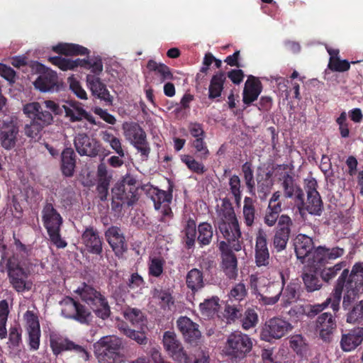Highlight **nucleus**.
I'll list each match as a JSON object with an SVG mask.
<instances>
[{
  "label": "nucleus",
  "instance_id": "obj_4",
  "mask_svg": "<svg viewBox=\"0 0 363 363\" xmlns=\"http://www.w3.org/2000/svg\"><path fill=\"white\" fill-rule=\"evenodd\" d=\"M4 258L0 262V272H7L9 283L18 293H25L30 291L33 286V281L29 279V274L18 263L11 259L6 260V266L3 264Z\"/></svg>",
  "mask_w": 363,
  "mask_h": 363
},
{
  "label": "nucleus",
  "instance_id": "obj_44",
  "mask_svg": "<svg viewBox=\"0 0 363 363\" xmlns=\"http://www.w3.org/2000/svg\"><path fill=\"white\" fill-rule=\"evenodd\" d=\"M50 62L57 66L62 70H71L79 67L80 59L72 60L70 59L63 58L62 57H52L49 58Z\"/></svg>",
  "mask_w": 363,
  "mask_h": 363
},
{
  "label": "nucleus",
  "instance_id": "obj_56",
  "mask_svg": "<svg viewBox=\"0 0 363 363\" xmlns=\"http://www.w3.org/2000/svg\"><path fill=\"white\" fill-rule=\"evenodd\" d=\"M69 84L70 89L75 94V95L81 99H87V94L86 91L82 87L79 82L73 76L67 79Z\"/></svg>",
  "mask_w": 363,
  "mask_h": 363
},
{
  "label": "nucleus",
  "instance_id": "obj_45",
  "mask_svg": "<svg viewBox=\"0 0 363 363\" xmlns=\"http://www.w3.org/2000/svg\"><path fill=\"white\" fill-rule=\"evenodd\" d=\"M326 259L325 247L320 246L311 250L308 257L305 259V262H308L315 267L317 264L323 262Z\"/></svg>",
  "mask_w": 363,
  "mask_h": 363
},
{
  "label": "nucleus",
  "instance_id": "obj_2",
  "mask_svg": "<svg viewBox=\"0 0 363 363\" xmlns=\"http://www.w3.org/2000/svg\"><path fill=\"white\" fill-rule=\"evenodd\" d=\"M23 113L33 122H39L43 125H51L53 123V115L62 114V108L52 100H44L41 102L33 101L23 106Z\"/></svg>",
  "mask_w": 363,
  "mask_h": 363
},
{
  "label": "nucleus",
  "instance_id": "obj_40",
  "mask_svg": "<svg viewBox=\"0 0 363 363\" xmlns=\"http://www.w3.org/2000/svg\"><path fill=\"white\" fill-rule=\"evenodd\" d=\"M147 67L150 70L154 71L157 74L160 75L162 82L173 78V74L169 68L164 64H158L154 60H150L147 62Z\"/></svg>",
  "mask_w": 363,
  "mask_h": 363
},
{
  "label": "nucleus",
  "instance_id": "obj_53",
  "mask_svg": "<svg viewBox=\"0 0 363 363\" xmlns=\"http://www.w3.org/2000/svg\"><path fill=\"white\" fill-rule=\"evenodd\" d=\"M258 322V315L254 309L248 308L245 312L242 319V326L244 330L254 328Z\"/></svg>",
  "mask_w": 363,
  "mask_h": 363
},
{
  "label": "nucleus",
  "instance_id": "obj_24",
  "mask_svg": "<svg viewBox=\"0 0 363 363\" xmlns=\"http://www.w3.org/2000/svg\"><path fill=\"white\" fill-rule=\"evenodd\" d=\"M362 341L363 328L358 327L342 335L341 348L345 352H351L360 345Z\"/></svg>",
  "mask_w": 363,
  "mask_h": 363
},
{
  "label": "nucleus",
  "instance_id": "obj_38",
  "mask_svg": "<svg viewBox=\"0 0 363 363\" xmlns=\"http://www.w3.org/2000/svg\"><path fill=\"white\" fill-rule=\"evenodd\" d=\"M101 138L102 140L108 143L111 148L115 151V152L119 155L121 157H123L125 156L124 150L122 147L121 140L113 135L112 133L108 131L101 132Z\"/></svg>",
  "mask_w": 363,
  "mask_h": 363
},
{
  "label": "nucleus",
  "instance_id": "obj_39",
  "mask_svg": "<svg viewBox=\"0 0 363 363\" xmlns=\"http://www.w3.org/2000/svg\"><path fill=\"white\" fill-rule=\"evenodd\" d=\"M254 200L250 197H245L243 206V217L245 223L247 226H252L255 218V208Z\"/></svg>",
  "mask_w": 363,
  "mask_h": 363
},
{
  "label": "nucleus",
  "instance_id": "obj_32",
  "mask_svg": "<svg viewBox=\"0 0 363 363\" xmlns=\"http://www.w3.org/2000/svg\"><path fill=\"white\" fill-rule=\"evenodd\" d=\"M220 299L217 296L206 298L199 304L200 312L202 315L206 318L213 317L219 311Z\"/></svg>",
  "mask_w": 363,
  "mask_h": 363
},
{
  "label": "nucleus",
  "instance_id": "obj_59",
  "mask_svg": "<svg viewBox=\"0 0 363 363\" xmlns=\"http://www.w3.org/2000/svg\"><path fill=\"white\" fill-rule=\"evenodd\" d=\"M121 330L127 337L134 340L138 344L145 345L147 343V340L143 333L135 331L128 328H123Z\"/></svg>",
  "mask_w": 363,
  "mask_h": 363
},
{
  "label": "nucleus",
  "instance_id": "obj_54",
  "mask_svg": "<svg viewBox=\"0 0 363 363\" xmlns=\"http://www.w3.org/2000/svg\"><path fill=\"white\" fill-rule=\"evenodd\" d=\"M292 225L291 218L289 216L283 214L279 218L276 232L290 235Z\"/></svg>",
  "mask_w": 363,
  "mask_h": 363
},
{
  "label": "nucleus",
  "instance_id": "obj_37",
  "mask_svg": "<svg viewBox=\"0 0 363 363\" xmlns=\"http://www.w3.org/2000/svg\"><path fill=\"white\" fill-rule=\"evenodd\" d=\"M222 257V268L229 279H235L238 275L237 259L234 254L225 255Z\"/></svg>",
  "mask_w": 363,
  "mask_h": 363
},
{
  "label": "nucleus",
  "instance_id": "obj_3",
  "mask_svg": "<svg viewBox=\"0 0 363 363\" xmlns=\"http://www.w3.org/2000/svg\"><path fill=\"white\" fill-rule=\"evenodd\" d=\"M74 292L102 319L110 315V307L105 296L92 286L83 283Z\"/></svg>",
  "mask_w": 363,
  "mask_h": 363
},
{
  "label": "nucleus",
  "instance_id": "obj_17",
  "mask_svg": "<svg viewBox=\"0 0 363 363\" xmlns=\"http://www.w3.org/2000/svg\"><path fill=\"white\" fill-rule=\"evenodd\" d=\"M86 82L88 89L94 96L105 101L108 105L113 104V97L110 94L106 84L99 77L87 74Z\"/></svg>",
  "mask_w": 363,
  "mask_h": 363
},
{
  "label": "nucleus",
  "instance_id": "obj_35",
  "mask_svg": "<svg viewBox=\"0 0 363 363\" xmlns=\"http://www.w3.org/2000/svg\"><path fill=\"white\" fill-rule=\"evenodd\" d=\"M306 210L309 213L319 215L322 210V201L318 192H313L307 195V201L304 202V207L301 210Z\"/></svg>",
  "mask_w": 363,
  "mask_h": 363
},
{
  "label": "nucleus",
  "instance_id": "obj_5",
  "mask_svg": "<svg viewBox=\"0 0 363 363\" xmlns=\"http://www.w3.org/2000/svg\"><path fill=\"white\" fill-rule=\"evenodd\" d=\"M122 130L126 140L140 154L142 160H147L151 148L142 127L135 122H124Z\"/></svg>",
  "mask_w": 363,
  "mask_h": 363
},
{
  "label": "nucleus",
  "instance_id": "obj_14",
  "mask_svg": "<svg viewBox=\"0 0 363 363\" xmlns=\"http://www.w3.org/2000/svg\"><path fill=\"white\" fill-rule=\"evenodd\" d=\"M50 347L55 354L57 355L62 351L74 350L81 355L84 360L89 359V353L80 345H75L73 342L68 339L55 334L52 333L50 337Z\"/></svg>",
  "mask_w": 363,
  "mask_h": 363
},
{
  "label": "nucleus",
  "instance_id": "obj_33",
  "mask_svg": "<svg viewBox=\"0 0 363 363\" xmlns=\"http://www.w3.org/2000/svg\"><path fill=\"white\" fill-rule=\"evenodd\" d=\"M53 50L65 55H84L89 53L87 48L77 44L60 43L53 47Z\"/></svg>",
  "mask_w": 363,
  "mask_h": 363
},
{
  "label": "nucleus",
  "instance_id": "obj_48",
  "mask_svg": "<svg viewBox=\"0 0 363 363\" xmlns=\"http://www.w3.org/2000/svg\"><path fill=\"white\" fill-rule=\"evenodd\" d=\"M79 67L90 70L93 73L91 75L97 77L103 70L102 62L98 59L80 60Z\"/></svg>",
  "mask_w": 363,
  "mask_h": 363
},
{
  "label": "nucleus",
  "instance_id": "obj_49",
  "mask_svg": "<svg viewBox=\"0 0 363 363\" xmlns=\"http://www.w3.org/2000/svg\"><path fill=\"white\" fill-rule=\"evenodd\" d=\"M247 295V289L243 283L235 284L230 289L228 297L230 301H241Z\"/></svg>",
  "mask_w": 363,
  "mask_h": 363
},
{
  "label": "nucleus",
  "instance_id": "obj_13",
  "mask_svg": "<svg viewBox=\"0 0 363 363\" xmlns=\"http://www.w3.org/2000/svg\"><path fill=\"white\" fill-rule=\"evenodd\" d=\"M162 344L167 354L179 362L187 359V354L174 331H166L163 334Z\"/></svg>",
  "mask_w": 363,
  "mask_h": 363
},
{
  "label": "nucleus",
  "instance_id": "obj_11",
  "mask_svg": "<svg viewBox=\"0 0 363 363\" xmlns=\"http://www.w3.org/2000/svg\"><path fill=\"white\" fill-rule=\"evenodd\" d=\"M20 138L17 122L12 118L0 121V143L6 150L15 147Z\"/></svg>",
  "mask_w": 363,
  "mask_h": 363
},
{
  "label": "nucleus",
  "instance_id": "obj_36",
  "mask_svg": "<svg viewBox=\"0 0 363 363\" xmlns=\"http://www.w3.org/2000/svg\"><path fill=\"white\" fill-rule=\"evenodd\" d=\"M188 288L193 291H196L203 286V277L202 272L198 269L190 270L186 279Z\"/></svg>",
  "mask_w": 363,
  "mask_h": 363
},
{
  "label": "nucleus",
  "instance_id": "obj_29",
  "mask_svg": "<svg viewBox=\"0 0 363 363\" xmlns=\"http://www.w3.org/2000/svg\"><path fill=\"white\" fill-rule=\"evenodd\" d=\"M57 83V74L50 69L42 73L34 82V86L42 92L54 90Z\"/></svg>",
  "mask_w": 363,
  "mask_h": 363
},
{
  "label": "nucleus",
  "instance_id": "obj_15",
  "mask_svg": "<svg viewBox=\"0 0 363 363\" xmlns=\"http://www.w3.org/2000/svg\"><path fill=\"white\" fill-rule=\"evenodd\" d=\"M74 147L80 155L94 157L101 152V145L96 140L89 137L86 134H77L74 140Z\"/></svg>",
  "mask_w": 363,
  "mask_h": 363
},
{
  "label": "nucleus",
  "instance_id": "obj_62",
  "mask_svg": "<svg viewBox=\"0 0 363 363\" xmlns=\"http://www.w3.org/2000/svg\"><path fill=\"white\" fill-rule=\"evenodd\" d=\"M163 272V262L160 258H153L149 264V273L154 277H159Z\"/></svg>",
  "mask_w": 363,
  "mask_h": 363
},
{
  "label": "nucleus",
  "instance_id": "obj_51",
  "mask_svg": "<svg viewBox=\"0 0 363 363\" xmlns=\"http://www.w3.org/2000/svg\"><path fill=\"white\" fill-rule=\"evenodd\" d=\"M9 306L6 300L0 301V337L4 338L6 336L7 331L6 323L9 315Z\"/></svg>",
  "mask_w": 363,
  "mask_h": 363
},
{
  "label": "nucleus",
  "instance_id": "obj_55",
  "mask_svg": "<svg viewBox=\"0 0 363 363\" xmlns=\"http://www.w3.org/2000/svg\"><path fill=\"white\" fill-rule=\"evenodd\" d=\"M219 222L226 223H238L234 209L230 206H224L219 212Z\"/></svg>",
  "mask_w": 363,
  "mask_h": 363
},
{
  "label": "nucleus",
  "instance_id": "obj_16",
  "mask_svg": "<svg viewBox=\"0 0 363 363\" xmlns=\"http://www.w3.org/2000/svg\"><path fill=\"white\" fill-rule=\"evenodd\" d=\"M26 329L28 335V343L31 350H37L40 345V329L38 316L30 311L23 315Z\"/></svg>",
  "mask_w": 363,
  "mask_h": 363
},
{
  "label": "nucleus",
  "instance_id": "obj_21",
  "mask_svg": "<svg viewBox=\"0 0 363 363\" xmlns=\"http://www.w3.org/2000/svg\"><path fill=\"white\" fill-rule=\"evenodd\" d=\"M177 325L186 341L196 342L201 337L199 325L186 316L180 317L177 321Z\"/></svg>",
  "mask_w": 363,
  "mask_h": 363
},
{
  "label": "nucleus",
  "instance_id": "obj_26",
  "mask_svg": "<svg viewBox=\"0 0 363 363\" xmlns=\"http://www.w3.org/2000/svg\"><path fill=\"white\" fill-rule=\"evenodd\" d=\"M336 328V321L330 313L320 315L316 321L315 329L323 340H327Z\"/></svg>",
  "mask_w": 363,
  "mask_h": 363
},
{
  "label": "nucleus",
  "instance_id": "obj_50",
  "mask_svg": "<svg viewBox=\"0 0 363 363\" xmlns=\"http://www.w3.org/2000/svg\"><path fill=\"white\" fill-rule=\"evenodd\" d=\"M181 160L187 167L192 172L202 174L206 172L204 165L194 160L191 156L188 155H184L181 156Z\"/></svg>",
  "mask_w": 363,
  "mask_h": 363
},
{
  "label": "nucleus",
  "instance_id": "obj_46",
  "mask_svg": "<svg viewBox=\"0 0 363 363\" xmlns=\"http://www.w3.org/2000/svg\"><path fill=\"white\" fill-rule=\"evenodd\" d=\"M302 279L308 292H313L319 290L322 286V283L317 275L312 272L304 273Z\"/></svg>",
  "mask_w": 363,
  "mask_h": 363
},
{
  "label": "nucleus",
  "instance_id": "obj_63",
  "mask_svg": "<svg viewBox=\"0 0 363 363\" xmlns=\"http://www.w3.org/2000/svg\"><path fill=\"white\" fill-rule=\"evenodd\" d=\"M329 67L334 71L345 72L350 69V65L347 60H340L339 57H336V59L330 60Z\"/></svg>",
  "mask_w": 363,
  "mask_h": 363
},
{
  "label": "nucleus",
  "instance_id": "obj_7",
  "mask_svg": "<svg viewBox=\"0 0 363 363\" xmlns=\"http://www.w3.org/2000/svg\"><path fill=\"white\" fill-rule=\"evenodd\" d=\"M252 340L247 335L236 331L228 335L225 353L233 359H243L252 350Z\"/></svg>",
  "mask_w": 363,
  "mask_h": 363
},
{
  "label": "nucleus",
  "instance_id": "obj_25",
  "mask_svg": "<svg viewBox=\"0 0 363 363\" xmlns=\"http://www.w3.org/2000/svg\"><path fill=\"white\" fill-rule=\"evenodd\" d=\"M107 242L116 255L122 253L125 250V238L119 228L111 226L105 232Z\"/></svg>",
  "mask_w": 363,
  "mask_h": 363
},
{
  "label": "nucleus",
  "instance_id": "obj_9",
  "mask_svg": "<svg viewBox=\"0 0 363 363\" xmlns=\"http://www.w3.org/2000/svg\"><path fill=\"white\" fill-rule=\"evenodd\" d=\"M293 328V325L284 319L273 318L265 323L262 337L266 341H270L271 339H280L291 332Z\"/></svg>",
  "mask_w": 363,
  "mask_h": 363
},
{
  "label": "nucleus",
  "instance_id": "obj_41",
  "mask_svg": "<svg viewBox=\"0 0 363 363\" xmlns=\"http://www.w3.org/2000/svg\"><path fill=\"white\" fill-rule=\"evenodd\" d=\"M198 242L203 245H208L213 238L212 226L208 223H202L198 226Z\"/></svg>",
  "mask_w": 363,
  "mask_h": 363
},
{
  "label": "nucleus",
  "instance_id": "obj_30",
  "mask_svg": "<svg viewBox=\"0 0 363 363\" xmlns=\"http://www.w3.org/2000/svg\"><path fill=\"white\" fill-rule=\"evenodd\" d=\"M61 168L64 175L71 177L75 168V154L72 148L65 149L61 154Z\"/></svg>",
  "mask_w": 363,
  "mask_h": 363
},
{
  "label": "nucleus",
  "instance_id": "obj_42",
  "mask_svg": "<svg viewBox=\"0 0 363 363\" xmlns=\"http://www.w3.org/2000/svg\"><path fill=\"white\" fill-rule=\"evenodd\" d=\"M183 233L186 245L191 248L194 245L196 235V225L194 220L189 219L186 221Z\"/></svg>",
  "mask_w": 363,
  "mask_h": 363
},
{
  "label": "nucleus",
  "instance_id": "obj_34",
  "mask_svg": "<svg viewBox=\"0 0 363 363\" xmlns=\"http://www.w3.org/2000/svg\"><path fill=\"white\" fill-rule=\"evenodd\" d=\"M225 79L226 77L223 72H219L213 76L208 89L210 99H215L220 96Z\"/></svg>",
  "mask_w": 363,
  "mask_h": 363
},
{
  "label": "nucleus",
  "instance_id": "obj_27",
  "mask_svg": "<svg viewBox=\"0 0 363 363\" xmlns=\"http://www.w3.org/2000/svg\"><path fill=\"white\" fill-rule=\"evenodd\" d=\"M262 87L260 81L254 77H250L245 82L243 89V103L249 105L256 101L262 92Z\"/></svg>",
  "mask_w": 363,
  "mask_h": 363
},
{
  "label": "nucleus",
  "instance_id": "obj_28",
  "mask_svg": "<svg viewBox=\"0 0 363 363\" xmlns=\"http://www.w3.org/2000/svg\"><path fill=\"white\" fill-rule=\"evenodd\" d=\"M294 247L297 258L303 263L313 249V240L306 235L299 234L295 239Z\"/></svg>",
  "mask_w": 363,
  "mask_h": 363
},
{
  "label": "nucleus",
  "instance_id": "obj_20",
  "mask_svg": "<svg viewBox=\"0 0 363 363\" xmlns=\"http://www.w3.org/2000/svg\"><path fill=\"white\" fill-rule=\"evenodd\" d=\"M218 229L228 242L232 243V248L235 251L241 250L242 246L239 241L241 232L238 223H226L218 222Z\"/></svg>",
  "mask_w": 363,
  "mask_h": 363
},
{
  "label": "nucleus",
  "instance_id": "obj_52",
  "mask_svg": "<svg viewBox=\"0 0 363 363\" xmlns=\"http://www.w3.org/2000/svg\"><path fill=\"white\" fill-rule=\"evenodd\" d=\"M346 266V262H340L333 267L324 268L320 272V277L325 281H329L336 277L338 272Z\"/></svg>",
  "mask_w": 363,
  "mask_h": 363
},
{
  "label": "nucleus",
  "instance_id": "obj_57",
  "mask_svg": "<svg viewBox=\"0 0 363 363\" xmlns=\"http://www.w3.org/2000/svg\"><path fill=\"white\" fill-rule=\"evenodd\" d=\"M46 126H48V125H43L39 122L37 123L31 121L29 124L26 125L25 133L29 138H36L38 137L42 130Z\"/></svg>",
  "mask_w": 363,
  "mask_h": 363
},
{
  "label": "nucleus",
  "instance_id": "obj_60",
  "mask_svg": "<svg viewBox=\"0 0 363 363\" xmlns=\"http://www.w3.org/2000/svg\"><path fill=\"white\" fill-rule=\"evenodd\" d=\"M290 235L275 232L273 240L274 247L278 252L284 250L289 241Z\"/></svg>",
  "mask_w": 363,
  "mask_h": 363
},
{
  "label": "nucleus",
  "instance_id": "obj_1",
  "mask_svg": "<svg viewBox=\"0 0 363 363\" xmlns=\"http://www.w3.org/2000/svg\"><path fill=\"white\" fill-rule=\"evenodd\" d=\"M363 287V262H356L352 267L350 272L345 269L337 279L332 296L320 305L311 308V312L317 314L325 309L329 304L334 311L339 310L340 301L343 291L345 295L343 297V306L345 307L351 298H354Z\"/></svg>",
  "mask_w": 363,
  "mask_h": 363
},
{
  "label": "nucleus",
  "instance_id": "obj_61",
  "mask_svg": "<svg viewBox=\"0 0 363 363\" xmlns=\"http://www.w3.org/2000/svg\"><path fill=\"white\" fill-rule=\"evenodd\" d=\"M242 170L244 174L246 186L250 189V191H252L255 186V181L253 170L252 169L251 164L248 162H245L242 167Z\"/></svg>",
  "mask_w": 363,
  "mask_h": 363
},
{
  "label": "nucleus",
  "instance_id": "obj_58",
  "mask_svg": "<svg viewBox=\"0 0 363 363\" xmlns=\"http://www.w3.org/2000/svg\"><path fill=\"white\" fill-rule=\"evenodd\" d=\"M125 318L133 325H139L143 321V315L141 311L136 308H127L124 311Z\"/></svg>",
  "mask_w": 363,
  "mask_h": 363
},
{
  "label": "nucleus",
  "instance_id": "obj_19",
  "mask_svg": "<svg viewBox=\"0 0 363 363\" xmlns=\"http://www.w3.org/2000/svg\"><path fill=\"white\" fill-rule=\"evenodd\" d=\"M121 345V340L116 336L111 335L101 337L94 344V348L98 354L112 357Z\"/></svg>",
  "mask_w": 363,
  "mask_h": 363
},
{
  "label": "nucleus",
  "instance_id": "obj_43",
  "mask_svg": "<svg viewBox=\"0 0 363 363\" xmlns=\"http://www.w3.org/2000/svg\"><path fill=\"white\" fill-rule=\"evenodd\" d=\"M61 108L72 122L79 121L83 119L85 110L77 104H72L70 106H62Z\"/></svg>",
  "mask_w": 363,
  "mask_h": 363
},
{
  "label": "nucleus",
  "instance_id": "obj_64",
  "mask_svg": "<svg viewBox=\"0 0 363 363\" xmlns=\"http://www.w3.org/2000/svg\"><path fill=\"white\" fill-rule=\"evenodd\" d=\"M193 146L199 153V157L201 159L205 160L207 158L209 155V151L203 138H196L193 142Z\"/></svg>",
  "mask_w": 363,
  "mask_h": 363
},
{
  "label": "nucleus",
  "instance_id": "obj_47",
  "mask_svg": "<svg viewBox=\"0 0 363 363\" xmlns=\"http://www.w3.org/2000/svg\"><path fill=\"white\" fill-rule=\"evenodd\" d=\"M363 321V300L359 301L347 313V322L349 323H360Z\"/></svg>",
  "mask_w": 363,
  "mask_h": 363
},
{
  "label": "nucleus",
  "instance_id": "obj_18",
  "mask_svg": "<svg viewBox=\"0 0 363 363\" xmlns=\"http://www.w3.org/2000/svg\"><path fill=\"white\" fill-rule=\"evenodd\" d=\"M255 262L258 267L267 266L269 263L267 234L262 228L258 229L256 234Z\"/></svg>",
  "mask_w": 363,
  "mask_h": 363
},
{
  "label": "nucleus",
  "instance_id": "obj_8",
  "mask_svg": "<svg viewBox=\"0 0 363 363\" xmlns=\"http://www.w3.org/2000/svg\"><path fill=\"white\" fill-rule=\"evenodd\" d=\"M60 305L62 314L65 318L75 319L81 323H88L91 320V312L72 298H65Z\"/></svg>",
  "mask_w": 363,
  "mask_h": 363
},
{
  "label": "nucleus",
  "instance_id": "obj_6",
  "mask_svg": "<svg viewBox=\"0 0 363 363\" xmlns=\"http://www.w3.org/2000/svg\"><path fill=\"white\" fill-rule=\"evenodd\" d=\"M42 219L52 244L58 248L65 247L67 244L60 233L63 220L52 204L47 203L44 206Z\"/></svg>",
  "mask_w": 363,
  "mask_h": 363
},
{
  "label": "nucleus",
  "instance_id": "obj_31",
  "mask_svg": "<svg viewBox=\"0 0 363 363\" xmlns=\"http://www.w3.org/2000/svg\"><path fill=\"white\" fill-rule=\"evenodd\" d=\"M299 289L300 285L297 281H291L286 287H282L281 291H278L281 292V301L284 306H287L297 299Z\"/></svg>",
  "mask_w": 363,
  "mask_h": 363
},
{
  "label": "nucleus",
  "instance_id": "obj_22",
  "mask_svg": "<svg viewBox=\"0 0 363 363\" xmlns=\"http://www.w3.org/2000/svg\"><path fill=\"white\" fill-rule=\"evenodd\" d=\"M136 189L130 184H117L112 189L113 197L128 206L133 205L137 200Z\"/></svg>",
  "mask_w": 363,
  "mask_h": 363
},
{
  "label": "nucleus",
  "instance_id": "obj_12",
  "mask_svg": "<svg viewBox=\"0 0 363 363\" xmlns=\"http://www.w3.org/2000/svg\"><path fill=\"white\" fill-rule=\"evenodd\" d=\"M281 186L284 196L287 199H293L300 212L304 207V193L292 176L285 174L281 179Z\"/></svg>",
  "mask_w": 363,
  "mask_h": 363
},
{
  "label": "nucleus",
  "instance_id": "obj_10",
  "mask_svg": "<svg viewBox=\"0 0 363 363\" xmlns=\"http://www.w3.org/2000/svg\"><path fill=\"white\" fill-rule=\"evenodd\" d=\"M154 203L155 209L161 214V220L166 221L172 217V211L169 206L172 201V194L156 187H152L148 192Z\"/></svg>",
  "mask_w": 363,
  "mask_h": 363
},
{
  "label": "nucleus",
  "instance_id": "obj_23",
  "mask_svg": "<svg viewBox=\"0 0 363 363\" xmlns=\"http://www.w3.org/2000/svg\"><path fill=\"white\" fill-rule=\"evenodd\" d=\"M82 240L89 252L96 255H101L102 252V240L97 230L93 228H88L84 230Z\"/></svg>",
  "mask_w": 363,
  "mask_h": 363
}]
</instances>
